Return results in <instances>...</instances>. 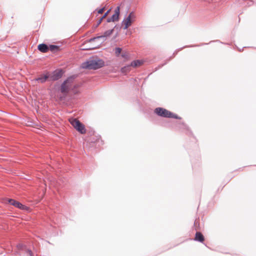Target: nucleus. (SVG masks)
Returning <instances> with one entry per match:
<instances>
[{
    "mask_svg": "<svg viewBox=\"0 0 256 256\" xmlns=\"http://www.w3.org/2000/svg\"><path fill=\"white\" fill-rule=\"evenodd\" d=\"M194 240L196 241L203 242L204 240V238L202 234L200 232H196L195 235Z\"/></svg>",
    "mask_w": 256,
    "mask_h": 256,
    "instance_id": "obj_12",
    "label": "nucleus"
},
{
    "mask_svg": "<svg viewBox=\"0 0 256 256\" xmlns=\"http://www.w3.org/2000/svg\"><path fill=\"white\" fill-rule=\"evenodd\" d=\"M104 62L100 60H92L82 64V67L89 70H96L102 67Z\"/></svg>",
    "mask_w": 256,
    "mask_h": 256,
    "instance_id": "obj_2",
    "label": "nucleus"
},
{
    "mask_svg": "<svg viewBox=\"0 0 256 256\" xmlns=\"http://www.w3.org/2000/svg\"><path fill=\"white\" fill-rule=\"evenodd\" d=\"M121 56L124 58V61H126L130 59L129 53L126 51H122Z\"/></svg>",
    "mask_w": 256,
    "mask_h": 256,
    "instance_id": "obj_14",
    "label": "nucleus"
},
{
    "mask_svg": "<svg viewBox=\"0 0 256 256\" xmlns=\"http://www.w3.org/2000/svg\"><path fill=\"white\" fill-rule=\"evenodd\" d=\"M38 49L42 52H46L49 50L48 46L44 44H40L38 46Z\"/></svg>",
    "mask_w": 256,
    "mask_h": 256,
    "instance_id": "obj_11",
    "label": "nucleus"
},
{
    "mask_svg": "<svg viewBox=\"0 0 256 256\" xmlns=\"http://www.w3.org/2000/svg\"><path fill=\"white\" fill-rule=\"evenodd\" d=\"M120 12V6H117L116 8L114 10V14L112 16L111 18H108L107 19V22H112L118 21L119 18Z\"/></svg>",
    "mask_w": 256,
    "mask_h": 256,
    "instance_id": "obj_7",
    "label": "nucleus"
},
{
    "mask_svg": "<svg viewBox=\"0 0 256 256\" xmlns=\"http://www.w3.org/2000/svg\"><path fill=\"white\" fill-rule=\"evenodd\" d=\"M62 70H55L52 74H49V80L52 81L58 80L62 76Z\"/></svg>",
    "mask_w": 256,
    "mask_h": 256,
    "instance_id": "obj_6",
    "label": "nucleus"
},
{
    "mask_svg": "<svg viewBox=\"0 0 256 256\" xmlns=\"http://www.w3.org/2000/svg\"><path fill=\"white\" fill-rule=\"evenodd\" d=\"M104 10H105V8H104H104H100V9L98 10V14H102V13H103V12H104Z\"/></svg>",
    "mask_w": 256,
    "mask_h": 256,
    "instance_id": "obj_20",
    "label": "nucleus"
},
{
    "mask_svg": "<svg viewBox=\"0 0 256 256\" xmlns=\"http://www.w3.org/2000/svg\"><path fill=\"white\" fill-rule=\"evenodd\" d=\"M143 64V62L140 60H135L131 62V66L133 68H137L142 66Z\"/></svg>",
    "mask_w": 256,
    "mask_h": 256,
    "instance_id": "obj_13",
    "label": "nucleus"
},
{
    "mask_svg": "<svg viewBox=\"0 0 256 256\" xmlns=\"http://www.w3.org/2000/svg\"><path fill=\"white\" fill-rule=\"evenodd\" d=\"M78 88L79 86L74 82V80L72 78H70L62 84L60 87V92L64 96L70 92H72L74 94H76L80 92Z\"/></svg>",
    "mask_w": 256,
    "mask_h": 256,
    "instance_id": "obj_1",
    "label": "nucleus"
},
{
    "mask_svg": "<svg viewBox=\"0 0 256 256\" xmlns=\"http://www.w3.org/2000/svg\"><path fill=\"white\" fill-rule=\"evenodd\" d=\"M154 112L158 116L162 117L180 119V118L178 115L162 108H156L154 110Z\"/></svg>",
    "mask_w": 256,
    "mask_h": 256,
    "instance_id": "obj_3",
    "label": "nucleus"
},
{
    "mask_svg": "<svg viewBox=\"0 0 256 256\" xmlns=\"http://www.w3.org/2000/svg\"><path fill=\"white\" fill-rule=\"evenodd\" d=\"M96 48H97V46L86 47V46H82L81 49L82 50H92Z\"/></svg>",
    "mask_w": 256,
    "mask_h": 256,
    "instance_id": "obj_18",
    "label": "nucleus"
},
{
    "mask_svg": "<svg viewBox=\"0 0 256 256\" xmlns=\"http://www.w3.org/2000/svg\"><path fill=\"white\" fill-rule=\"evenodd\" d=\"M113 30H106V32H105L104 33V34H102L100 36H98L94 38H91L88 40V42H91L95 40L96 39H98L100 38H106V37L109 36H110L112 34Z\"/></svg>",
    "mask_w": 256,
    "mask_h": 256,
    "instance_id": "obj_9",
    "label": "nucleus"
},
{
    "mask_svg": "<svg viewBox=\"0 0 256 256\" xmlns=\"http://www.w3.org/2000/svg\"><path fill=\"white\" fill-rule=\"evenodd\" d=\"M115 54L116 56H118L122 52V49L120 48H116L114 50Z\"/></svg>",
    "mask_w": 256,
    "mask_h": 256,
    "instance_id": "obj_17",
    "label": "nucleus"
},
{
    "mask_svg": "<svg viewBox=\"0 0 256 256\" xmlns=\"http://www.w3.org/2000/svg\"><path fill=\"white\" fill-rule=\"evenodd\" d=\"M134 18L135 16L134 13H130L128 17L123 21L122 24L124 26V29H127L131 26L132 24L134 21Z\"/></svg>",
    "mask_w": 256,
    "mask_h": 256,
    "instance_id": "obj_5",
    "label": "nucleus"
},
{
    "mask_svg": "<svg viewBox=\"0 0 256 256\" xmlns=\"http://www.w3.org/2000/svg\"><path fill=\"white\" fill-rule=\"evenodd\" d=\"M131 65H128L126 66H124L121 68V72L122 73H127L129 72L131 70Z\"/></svg>",
    "mask_w": 256,
    "mask_h": 256,
    "instance_id": "obj_15",
    "label": "nucleus"
},
{
    "mask_svg": "<svg viewBox=\"0 0 256 256\" xmlns=\"http://www.w3.org/2000/svg\"><path fill=\"white\" fill-rule=\"evenodd\" d=\"M69 122L73 127L80 134H84L86 133L84 126L76 118H70L69 119Z\"/></svg>",
    "mask_w": 256,
    "mask_h": 256,
    "instance_id": "obj_4",
    "label": "nucleus"
},
{
    "mask_svg": "<svg viewBox=\"0 0 256 256\" xmlns=\"http://www.w3.org/2000/svg\"><path fill=\"white\" fill-rule=\"evenodd\" d=\"M110 11V9L106 13H104V14L102 16V18H105L107 16L108 14Z\"/></svg>",
    "mask_w": 256,
    "mask_h": 256,
    "instance_id": "obj_19",
    "label": "nucleus"
},
{
    "mask_svg": "<svg viewBox=\"0 0 256 256\" xmlns=\"http://www.w3.org/2000/svg\"><path fill=\"white\" fill-rule=\"evenodd\" d=\"M104 18H102V16L98 20V22H97V24L96 26V27H98L102 22V20H104Z\"/></svg>",
    "mask_w": 256,
    "mask_h": 256,
    "instance_id": "obj_21",
    "label": "nucleus"
},
{
    "mask_svg": "<svg viewBox=\"0 0 256 256\" xmlns=\"http://www.w3.org/2000/svg\"><path fill=\"white\" fill-rule=\"evenodd\" d=\"M49 50H50L52 52H54L58 50L59 49V48L57 46L55 45H50L49 46Z\"/></svg>",
    "mask_w": 256,
    "mask_h": 256,
    "instance_id": "obj_16",
    "label": "nucleus"
},
{
    "mask_svg": "<svg viewBox=\"0 0 256 256\" xmlns=\"http://www.w3.org/2000/svg\"><path fill=\"white\" fill-rule=\"evenodd\" d=\"M8 201L9 204H10L18 208L21 210H28V208L23 204H22L21 203L19 202H18L16 201L15 200L13 199H8Z\"/></svg>",
    "mask_w": 256,
    "mask_h": 256,
    "instance_id": "obj_8",
    "label": "nucleus"
},
{
    "mask_svg": "<svg viewBox=\"0 0 256 256\" xmlns=\"http://www.w3.org/2000/svg\"><path fill=\"white\" fill-rule=\"evenodd\" d=\"M49 74H46L45 75L41 76L38 78L34 80L33 81H38L40 83H44L48 79L49 80Z\"/></svg>",
    "mask_w": 256,
    "mask_h": 256,
    "instance_id": "obj_10",
    "label": "nucleus"
}]
</instances>
